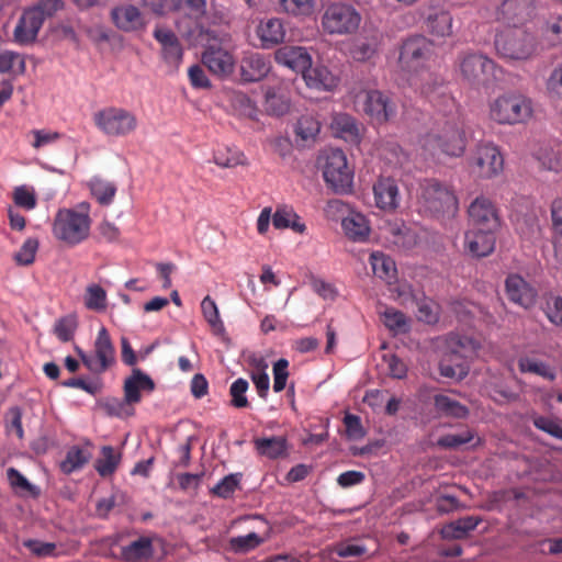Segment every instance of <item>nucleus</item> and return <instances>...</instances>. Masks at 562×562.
Masks as SVG:
<instances>
[{
    "label": "nucleus",
    "mask_w": 562,
    "mask_h": 562,
    "mask_svg": "<svg viewBox=\"0 0 562 562\" xmlns=\"http://www.w3.org/2000/svg\"><path fill=\"white\" fill-rule=\"evenodd\" d=\"M240 483V474H228L223 477L212 490L211 492L222 498L231 497Z\"/></svg>",
    "instance_id": "nucleus-59"
},
{
    "label": "nucleus",
    "mask_w": 562,
    "mask_h": 562,
    "mask_svg": "<svg viewBox=\"0 0 562 562\" xmlns=\"http://www.w3.org/2000/svg\"><path fill=\"white\" fill-rule=\"evenodd\" d=\"M63 8V0H40L24 9L13 31L14 42L19 45L34 43L45 20Z\"/></svg>",
    "instance_id": "nucleus-5"
},
{
    "label": "nucleus",
    "mask_w": 562,
    "mask_h": 562,
    "mask_svg": "<svg viewBox=\"0 0 562 562\" xmlns=\"http://www.w3.org/2000/svg\"><path fill=\"white\" fill-rule=\"evenodd\" d=\"M536 12V0H502L495 9L497 22L519 27L530 21Z\"/></svg>",
    "instance_id": "nucleus-16"
},
{
    "label": "nucleus",
    "mask_w": 562,
    "mask_h": 562,
    "mask_svg": "<svg viewBox=\"0 0 562 562\" xmlns=\"http://www.w3.org/2000/svg\"><path fill=\"white\" fill-rule=\"evenodd\" d=\"M154 37L161 46V57L171 71H177L183 59V48L173 31L157 26Z\"/></svg>",
    "instance_id": "nucleus-19"
},
{
    "label": "nucleus",
    "mask_w": 562,
    "mask_h": 562,
    "mask_svg": "<svg viewBox=\"0 0 562 562\" xmlns=\"http://www.w3.org/2000/svg\"><path fill=\"white\" fill-rule=\"evenodd\" d=\"M471 228L497 231L501 220L494 203L486 196L475 198L468 207Z\"/></svg>",
    "instance_id": "nucleus-17"
},
{
    "label": "nucleus",
    "mask_w": 562,
    "mask_h": 562,
    "mask_svg": "<svg viewBox=\"0 0 562 562\" xmlns=\"http://www.w3.org/2000/svg\"><path fill=\"white\" fill-rule=\"evenodd\" d=\"M323 177L326 184L335 192L348 193L351 191L353 172L349 168L347 157L341 149H331L326 155Z\"/></svg>",
    "instance_id": "nucleus-12"
},
{
    "label": "nucleus",
    "mask_w": 562,
    "mask_h": 562,
    "mask_svg": "<svg viewBox=\"0 0 562 562\" xmlns=\"http://www.w3.org/2000/svg\"><path fill=\"white\" fill-rule=\"evenodd\" d=\"M252 366L255 370L250 373L251 381L254 382L258 395L266 400L269 392L270 379L268 373L266 372L268 369V363L265 359H254Z\"/></svg>",
    "instance_id": "nucleus-44"
},
{
    "label": "nucleus",
    "mask_w": 562,
    "mask_h": 562,
    "mask_svg": "<svg viewBox=\"0 0 562 562\" xmlns=\"http://www.w3.org/2000/svg\"><path fill=\"white\" fill-rule=\"evenodd\" d=\"M331 127L344 138L356 140L358 138L359 128L356 120L348 114H338L334 117Z\"/></svg>",
    "instance_id": "nucleus-48"
},
{
    "label": "nucleus",
    "mask_w": 562,
    "mask_h": 562,
    "mask_svg": "<svg viewBox=\"0 0 562 562\" xmlns=\"http://www.w3.org/2000/svg\"><path fill=\"white\" fill-rule=\"evenodd\" d=\"M434 401L436 409L446 416L464 418L469 414L464 405L448 395L438 394Z\"/></svg>",
    "instance_id": "nucleus-41"
},
{
    "label": "nucleus",
    "mask_w": 562,
    "mask_h": 562,
    "mask_svg": "<svg viewBox=\"0 0 562 562\" xmlns=\"http://www.w3.org/2000/svg\"><path fill=\"white\" fill-rule=\"evenodd\" d=\"M532 116L533 102L520 92H506L490 103V117L501 125L526 124Z\"/></svg>",
    "instance_id": "nucleus-6"
},
{
    "label": "nucleus",
    "mask_w": 562,
    "mask_h": 562,
    "mask_svg": "<svg viewBox=\"0 0 562 562\" xmlns=\"http://www.w3.org/2000/svg\"><path fill=\"white\" fill-rule=\"evenodd\" d=\"M111 21L114 26L125 33L145 31L147 21L140 10L133 4H119L111 9Z\"/></svg>",
    "instance_id": "nucleus-18"
},
{
    "label": "nucleus",
    "mask_w": 562,
    "mask_h": 562,
    "mask_svg": "<svg viewBox=\"0 0 562 562\" xmlns=\"http://www.w3.org/2000/svg\"><path fill=\"white\" fill-rule=\"evenodd\" d=\"M271 67L268 56L256 52L246 53L239 63L240 80L243 82H258L268 76Z\"/></svg>",
    "instance_id": "nucleus-21"
},
{
    "label": "nucleus",
    "mask_w": 562,
    "mask_h": 562,
    "mask_svg": "<svg viewBox=\"0 0 562 562\" xmlns=\"http://www.w3.org/2000/svg\"><path fill=\"white\" fill-rule=\"evenodd\" d=\"M77 328V319L74 315H67L65 317L59 318L54 326V334L57 338L67 342L70 341L75 335Z\"/></svg>",
    "instance_id": "nucleus-56"
},
{
    "label": "nucleus",
    "mask_w": 562,
    "mask_h": 562,
    "mask_svg": "<svg viewBox=\"0 0 562 562\" xmlns=\"http://www.w3.org/2000/svg\"><path fill=\"white\" fill-rule=\"evenodd\" d=\"M321 124L313 116H302L296 124V135L303 140L314 139L319 133Z\"/></svg>",
    "instance_id": "nucleus-58"
},
{
    "label": "nucleus",
    "mask_w": 562,
    "mask_h": 562,
    "mask_svg": "<svg viewBox=\"0 0 562 562\" xmlns=\"http://www.w3.org/2000/svg\"><path fill=\"white\" fill-rule=\"evenodd\" d=\"M382 322L393 334L406 333L409 329L405 314L393 307H387L382 313Z\"/></svg>",
    "instance_id": "nucleus-46"
},
{
    "label": "nucleus",
    "mask_w": 562,
    "mask_h": 562,
    "mask_svg": "<svg viewBox=\"0 0 562 562\" xmlns=\"http://www.w3.org/2000/svg\"><path fill=\"white\" fill-rule=\"evenodd\" d=\"M249 383L244 378H238L229 386L231 405L235 408H246L249 406L246 393Z\"/></svg>",
    "instance_id": "nucleus-53"
},
{
    "label": "nucleus",
    "mask_w": 562,
    "mask_h": 562,
    "mask_svg": "<svg viewBox=\"0 0 562 562\" xmlns=\"http://www.w3.org/2000/svg\"><path fill=\"white\" fill-rule=\"evenodd\" d=\"M89 460V454L79 447H71L66 454L65 460L60 463L64 473L70 474L81 469Z\"/></svg>",
    "instance_id": "nucleus-52"
},
{
    "label": "nucleus",
    "mask_w": 562,
    "mask_h": 562,
    "mask_svg": "<svg viewBox=\"0 0 562 562\" xmlns=\"http://www.w3.org/2000/svg\"><path fill=\"white\" fill-rule=\"evenodd\" d=\"M89 188L91 194L101 205H109L113 202L116 193V187L113 182L94 177L90 180Z\"/></svg>",
    "instance_id": "nucleus-39"
},
{
    "label": "nucleus",
    "mask_w": 562,
    "mask_h": 562,
    "mask_svg": "<svg viewBox=\"0 0 562 562\" xmlns=\"http://www.w3.org/2000/svg\"><path fill=\"white\" fill-rule=\"evenodd\" d=\"M423 151L434 159L441 156L460 157L467 146L461 125L456 121H447L443 125L428 132L420 140Z\"/></svg>",
    "instance_id": "nucleus-4"
},
{
    "label": "nucleus",
    "mask_w": 562,
    "mask_h": 562,
    "mask_svg": "<svg viewBox=\"0 0 562 562\" xmlns=\"http://www.w3.org/2000/svg\"><path fill=\"white\" fill-rule=\"evenodd\" d=\"M541 36L548 45L562 44V15L550 16L541 26Z\"/></svg>",
    "instance_id": "nucleus-49"
},
{
    "label": "nucleus",
    "mask_w": 562,
    "mask_h": 562,
    "mask_svg": "<svg viewBox=\"0 0 562 562\" xmlns=\"http://www.w3.org/2000/svg\"><path fill=\"white\" fill-rule=\"evenodd\" d=\"M460 72L469 83L486 85L495 78V63L483 54L469 53L460 58Z\"/></svg>",
    "instance_id": "nucleus-14"
},
{
    "label": "nucleus",
    "mask_w": 562,
    "mask_h": 562,
    "mask_svg": "<svg viewBox=\"0 0 562 562\" xmlns=\"http://www.w3.org/2000/svg\"><path fill=\"white\" fill-rule=\"evenodd\" d=\"M38 249V240L36 238H27L14 255V260L20 266H30L35 260Z\"/></svg>",
    "instance_id": "nucleus-57"
},
{
    "label": "nucleus",
    "mask_w": 562,
    "mask_h": 562,
    "mask_svg": "<svg viewBox=\"0 0 562 562\" xmlns=\"http://www.w3.org/2000/svg\"><path fill=\"white\" fill-rule=\"evenodd\" d=\"M120 459V454L111 446H105L102 448V458L95 463V470L103 477L110 476L115 472Z\"/></svg>",
    "instance_id": "nucleus-51"
},
{
    "label": "nucleus",
    "mask_w": 562,
    "mask_h": 562,
    "mask_svg": "<svg viewBox=\"0 0 562 562\" xmlns=\"http://www.w3.org/2000/svg\"><path fill=\"white\" fill-rule=\"evenodd\" d=\"M106 291L99 284H89L85 293V306L88 310L102 312L106 308Z\"/></svg>",
    "instance_id": "nucleus-47"
},
{
    "label": "nucleus",
    "mask_w": 562,
    "mask_h": 562,
    "mask_svg": "<svg viewBox=\"0 0 562 562\" xmlns=\"http://www.w3.org/2000/svg\"><path fill=\"white\" fill-rule=\"evenodd\" d=\"M505 292L510 302L524 308L536 304L538 291L521 276L512 273L505 280Z\"/></svg>",
    "instance_id": "nucleus-20"
},
{
    "label": "nucleus",
    "mask_w": 562,
    "mask_h": 562,
    "mask_svg": "<svg viewBox=\"0 0 562 562\" xmlns=\"http://www.w3.org/2000/svg\"><path fill=\"white\" fill-rule=\"evenodd\" d=\"M93 123L98 130L110 137H124L136 131V115L120 106H106L93 114Z\"/></svg>",
    "instance_id": "nucleus-8"
},
{
    "label": "nucleus",
    "mask_w": 562,
    "mask_h": 562,
    "mask_svg": "<svg viewBox=\"0 0 562 562\" xmlns=\"http://www.w3.org/2000/svg\"><path fill=\"white\" fill-rule=\"evenodd\" d=\"M479 349L480 342L472 337L460 334H450L447 337L446 353L465 362L474 358Z\"/></svg>",
    "instance_id": "nucleus-27"
},
{
    "label": "nucleus",
    "mask_w": 562,
    "mask_h": 562,
    "mask_svg": "<svg viewBox=\"0 0 562 562\" xmlns=\"http://www.w3.org/2000/svg\"><path fill=\"white\" fill-rule=\"evenodd\" d=\"M201 310L204 319L210 325L213 334L223 335L225 333V326L220 317V312L214 300L210 295H206L201 302Z\"/></svg>",
    "instance_id": "nucleus-43"
},
{
    "label": "nucleus",
    "mask_w": 562,
    "mask_h": 562,
    "mask_svg": "<svg viewBox=\"0 0 562 562\" xmlns=\"http://www.w3.org/2000/svg\"><path fill=\"white\" fill-rule=\"evenodd\" d=\"M91 223L90 204L81 202L75 209H60L56 213L53 235L67 246L74 247L89 237Z\"/></svg>",
    "instance_id": "nucleus-3"
},
{
    "label": "nucleus",
    "mask_w": 562,
    "mask_h": 562,
    "mask_svg": "<svg viewBox=\"0 0 562 562\" xmlns=\"http://www.w3.org/2000/svg\"><path fill=\"white\" fill-rule=\"evenodd\" d=\"M25 71V59L20 53L13 50L0 52V74L22 75Z\"/></svg>",
    "instance_id": "nucleus-40"
},
{
    "label": "nucleus",
    "mask_w": 562,
    "mask_h": 562,
    "mask_svg": "<svg viewBox=\"0 0 562 562\" xmlns=\"http://www.w3.org/2000/svg\"><path fill=\"white\" fill-rule=\"evenodd\" d=\"M434 55V45L425 36L406 38L400 48L398 65L402 70L416 74L424 69Z\"/></svg>",
    "instance_id": "nucleus-11"
},
{
    "label": "nucleus",
    "mask_w": 562,
    "mask_h": 562,
    "mask_svg": "<svg viewBox=\"0 0 562 562\" xmlns=\"http://www.w3.org/2000/svg\"><path fill=\"white\" fill-rule=\"evenodd\" d=\"M474 438V432L465 429L459 434H447L437 440V446L445 449H457L462 445L470 442Z\"/></svg>",
    "instance_id": "nucleus-55"
},
{
    "label": "nucleus",
    "mask_w": 562,
    "mask_h": 562,
    "mask_svg": "<svg viewBox=\"0 0 562 562\" xmlns=\"http://www.w3.org/2000/svg\"><path fill=\"white\" fill-rule=\"evenodd\" d=\"M154 390L153 379L140 369H134L124 382V400L128 405L137 404L142 401L140 391L150 393Z\"/></svg>",
    "instance_id": "nucleus-26"
},
{
    "label": "nucleus",
    "mask_w": 562,
    "mask_h": 562,
    "mask_svg": "<svg viewBox=\"0 0 562 562\" xmlns=\"http://www.w3.org/2000/svg\"><path fill=\"white\" fill-rule=\"evenodd\" d=\"M257 35L261 41L262 48L268 49L283 42L285 30L280 19L272 18L259 23Z\"/></svg>",
    "instance_id": "nucleus-28"
},
{
    "label": "nucleus",
    "mask_w": 562,
    "mask_h": 562,
    "mask_svg": "<svg viewBox=\"0 0 562 562\" xmlns=\"http://www.w3.org/2000/svg\"><path fill=\"white\" fill-rule=\"evenodd\" d=\"M517 366L521 373L538 375L549 382H553L558 376L555 366L539 358L535 351L520 356Z\"/></svg>",
    "instance_id": "nucleus-25"
},
{
    "label": "nucleus",
    "mask_w": 562,
    "mask_h": 562,
    "mask_svg": "<svg viewBox=\"0 0 562 562\" xmlns=\"http://www.w3.org/2000/svg\"><path fill=\"white\" fill-rule=\"evenodd\" d=\"M4 424L9 434L15 432L19 439H23L22 409L19 406H13L8 409L4 416Z\"/></svg>",
    "instance_id": "nucleus-61"
},
{
    "label": "nucleus",
    "mask_w": 562,
    "mask_h": 562,
    "mask_svg": "<svg viewBox=\"0 0 562 562\" xmlns=\"http://www.w3.org/2000/svg\"><path fill=\"white\" fill-rule=\"evenodd\" d=\"M494 44L502 58L513 60L529 58L536 48L533 36L519 27L497 33Z\"/></svg>",
    "instance_id": "nucleus-9"
},
{
    "label": "nucleus",
    "mask_w": 562,
    "mask_h": 562,
    "mask_svg": "<svg viewBox=\"0 0 562 562\" xmlns=\"http://www.w3.org/2000/svg\"><path fill=\"white\" fill-rule=\"evenodd\" d=\"M82 363L94 373H102L115 361V351L108 330L102 327L94 342V356L86 355L80 348H76Z\"/></svg>",
    "instance_id": "nucleus-15"
},
{
    "label": "nucleus",
    "mask_w": 562,
    "mask_h": 562,
    "mask_svg": "<svg viewBox=\"0 0 562 562\" xmlns=\"http://www.w3.org/2000/svg\"><path fill=\"white\" fill-rule=\"evenodd\" d=\"M124 501V494L121 492H114L109 497L101 498L95 505V515L99 518L105 519L109 517L111 510L120 505Z\"/></svg>",
    "instance_id": "nucleus-63"
},
{
    "label": "nucleus",
    "mask_w": 562,
    "mask_h": 562,
    "mask_svg": "<svg viewBox=\"0 0 562 562\" xmlns=\"http://www.w3.org/2000/svg\"><path fill=\"white\" fill-rule=\"evenodd\" d=\"M153 553V542L148 537H140L122 549V555L127 562H139L150 558Z\"/></svg>",
    "instance_id": "nucleus-34"
},
{
    "label": "nucleus",
    "mask_w": 562,
    "mask_h": 562,
    "mask_svg": "<svg viewBox=\"0 0 562 562\" xmlns=\"http://www.w3.org/2000/svg\"><path fill=\"white\" fill-rule=\"evenodd\" d=\"M427 30L436 36H449L452 33V16L447 11H438L427 16Z\"/></svg>",
    "instance_id": "nucleus-38"
},
{
    "label": "nucleus",
    "mask_w": 562,
    "mask_h": 562,
    "mask_svg": "<svg viewBox=\"0 0 562 562\" xmlns=\"http://www.w3.org/2000/svg\"><path fill=\"white\" fill-rule=\"evenodd\" d=\"M341 226L346 236L355 241H363L370 233L368 221L360 213H350L344 217Z\"/></svg>",
    "instance_id": "nucleus-31"
},
{
    "label": "nucleus",
    "mask_w": 562,
    "mask_h": 562,
    "mask_svg": "<svg viewBox=\"0 0 562 562\" xmlns=\"http://www.w3.org/2000/svg\"><path fill=\"white\" fill-rule=\"evenodd\" d=\"M356 103L361 105L363 113L378 124L387 123L397 114V105L391 94L381 90H363L357 95Z\"/></svg>",
    "instance_id": "nucleus-10"
},
{
    "label": "nucleus",
    "mask_w": 562,
    "mask_h": 562,
    "mask_svg": "<svg viewBox=\"0 0 562 562\" xmlns=\"http://www.w3.org/2000/svg\"><path fill=\"white\" fill-rule=\"evenodd\" d=\"M373 194L376 207L392 212L398 207L401 195L396 181L389 177H381L373 184Z\"/></svg>",
    "instance_id": "nucleus-22"
},
{
    "label": "nucleus",
    "mask_w": 562,
    "mask_h": 562,
    "mask_svg": "<svg viewBox=\"0 0 562 562\" xmlns=\"http://www.w3.org/2000/svg\"><path fill=\"white\" fill-rule=\"evenodd\" d=\"M265 108L269 114L281 116L290 109L289 99L276 88H268L265 95Z\"/></svg>",
    "instance_id": "nucleus-42"
},
{
    "label": "nucleus",
    "mask_w": 562,
    "mask_h": 562,
    "mask_svg": "<svg viewBox=\"0 0 562 562\" xmlns=\"http://www.w3.org/2000/svg\"><path fill=\"white\" fill-rule=\"evenodd\" d=\"M532 424L537 429L562 441V420L558 418L536 415L532 417Z\"/></svg>",
    "instance_id": "nucleus-54"
},
{
    "label": "nucleus",
    "mask_w": 562,
    "mask_h": 562,
    "mask_svg": "<svg viewBox=\"0 0 562 562\" xmlns=\"http://www.w3.org/2000/svg\"><path fill=\"white\" fill-rule=\"evenodd\" d=\"M213 161L221 168L245 165V155L235 147L218 146L213 153Z\"/></svg>",
    "instance_id": "nucleus-37"
},
{
    "label": "nucleus",
    "mask_w": 562,
    "mask_h": 562,
    "mask_svg": "<svg viewBox=\"0 0 562 562\" xmlns=\"http://www.w3.org/2000/svg\"><path fill=\"white\" fill-rule=\"evenodd\" d=\"M198 37L204 46L203 65L220 78H228L233 75L236 60L227 47L231 43V35L215 27L200 25Z\"/></svg>",
    "instance_id": "nucleus-1"
},
{
    "label": "nucleus",
    "mask_w": 562,
    "mask_h": 562,
    "mask_svg": "<svg viewBox=\"0 0 562 562\" xmlns=\"http://www.w3.org/2000/svg\"><path fill=\"white\" fill-rule=\"evenodd\" d=\"M303 78L310 88L318 90L330 91L338 85V78L325 66H310Z\"/></svg>",
    "instance_id": "nucleus-29"
},
{
    "label": "nucleus",
    "mask_w": 562,
    "mask_h": 562,
    "mask_svg": "<svg viewBox=\"0 0 562 562\" xmlns=\"http://www.w3.org/2000/svg\"><path fill=\"white\" fill-rule=\"evenodd\" d=\"M495 232L471 228L465 233L464 247L474 257H486L495 248Z\"/></svg>",
    "instance_id": "nucleus-24"
},
{
    "label": "nucleus",
    "mask_w": 562,
    "mask_h": 562,
    "mask_svg": "<svg viewBox=\"0 0 562 562\" xmlns=\"http://www.w3.org/2000/svg\"><path fill=\"white\" fill-rule=\"evenodd\" d=\"M370 263L375 277L391 283L396 277V267L394 260L379 251L370 255Z\"/></svg>",
    "instance_id": "nucleus-35"
},
{
    "label": "nucleus",
    "mask_w": 562,
    "mask_h": 562,
    "mask_svg": "<svg viewBox=\"0 0 562 562\" xmlns=\"http://www.w3.org/2000/svg\"><path fill=\"white\" fill-rule=\"evenodd\" d=\"M470 166L479 178L492 179L503 171L504 158L493 143H480L470 158Z\"/></svg>",
    "instance_id": "nucleus-13"
},
{
    "label": "nucleus",
    "mask_w": 562,
    "mask_h": 562,
    "mask_svg": "<svg viewBox=\"0 0 562 562\" xmlns=\"http://www.w3.org/2000/svg\"><path fill=\"white\" fill-rule=\"evenodd\" d=\"M417 201L424 214L436 218H452L459 211V201L452 187L436 178L419 182Z\"/></svg>",
    "instance_id": "nucleus-2"
},
{
    "label": "nucleus",
    "mask_w": 562,
    "mask_h": 562,
    "mask_svg": "<svg viewBox=\"0 0 562 562\" xmlns=\"http://www.w3.org/2000/svg\"><path fill=\"white\" fill-rule=\"evenodd\" d=\"M480 521L481 519L475 516L459 518L446 525L441 530V535L446 539H463L479 526Z\"/></svg>",
    "instance_id": "nucleus-33"
},
{
    "label": "nucleus",
    "mask_w": 562,
    "mask_h": 562,
    "mask_svg": "<svg viewBox=\"0 0 562 562\" xmlns=\"http://www.w3.org/2000/svg\"><path fill=\"white\" fill-rule=\"evenodd\" d=\"M541 167L555 173L562 172V143L541 147L537 153Z\"/></svg>",
    "instance_id": "nucleus-32"
},
{
    "label": "nucleus",
    "mask_w": 562,
    "mask_h": 562,
    "mask_svg": "<svg viewBox=\"0 0 562 562\" xmlns=\"http://www.w3.org/2000/svg\"><path fill=\"white\" fill-rule=\"evenodd\" d=\"M543 312L551 324L562 326V297L559 295H549L546 299Z\"/></svg>",
    "instance_id": "nucleus-60"
},
{
    "label": "nucleus",
    "mask_w": 562,
    "mask_h": 562,
    "mask_svg": "<svg viewBox=\"0 0 562 562\" xmlns=\"http://www.w3.org/2000/svg\"><path fill=\"white\" fill-rule=\"evenodd\" d=\"M516 232L525 239L530 240L540 235V224L535 213L517 216L515 221Z\"/></svg>",
    "instance_id": "nucleus-45"
},
{
    "label": "nucleus",
    "mask_w": 562,
    "mask_h": 562,
    "mask_svg": "<svg viewBox=\"0 0 562 562\" xmlns=\"http://www.w3.org/2000/svg\"><path fill=\"white\" fill-rule=\"evenodd\" d=\"M254 445L258 454L269 459H278L286 454V439L281 436L256 438Z\"/></svg>",
    "instance_id": "nucleus-30"
},
{
    "label": "nucleus",
    "mask_w": 562,
    "mask_h": 562,
    "mask_svg": "<svg viewBox=\"0 0 562 562\" xmlns=\"http://www.w3.org/2000/svg\"><path fill=\"white\" fill-rule=\"evenodd\" d=\"M274 59L278 64L302 75L312 66L311 55L301 46H282L276 50Z\"/></svg>",
    "instance_id": "nucleus-23"
},
{
    "label": "nucleus",
    "mask_w": 562,
    "mask_h": 562,
    "mask_svg": "<svg viewBox=\"0 0 562 562\" xmlns=\"http://www.w3.org/2000/svg\"><path fill=\"white\" fill-rule=\"evenodd\" d=\"M8 479L13 488H19L22 495L37 498L41 495V488L27 481V479L16 469L9 468Z\"/></svg>",
    "instance_id": "nucleus-50"
},
{
    "label": "nucleus",
    "mask_w": 562,
    "mask_h": 562,
    "mask_svg": "<svg viewBox=\"0 0 562 562\" xmlns=\"http://www.w3.org/2000/svg\"><path fill=\"white\" fill-rule=\"evenodd\" d=\"M440 374L453 380H462L469 373L468 362L445 353L439 363Z\"/></svg>",
    "instance_id": "nucleus-36"
},
{
    "label": "nucleus",
    "mask_w": 562,
    "mask_h": 562,
    "mask_svg": "<svg viewBox=\"0 0 562 562\" xmlns=\"http://www.w3.org/2000/svg\"><path fill=\"white\" fill-rule=\"evenodd\" d=\"M280 7L292 15H308L314 9V0H280Z\"/></svg>",
    "instance_id": "nucleus-62"
},
{
    "label": "nucleus",
    "mask_w": 562,
    "mask_h": 562,
    "mask_svg": "<svg viewBox=\"0 0 562 562\" xmlns=\"http://www.w3.org/2000/svg\"><path fill=\"white\" fill-rule=\"evenodd\" d=\"M362 21L360 12L351 4L331 3L324 9L321 25L328 35H352Z\"/></svg>",
    "instance_id": "nucleus-7"
},
{
    "label": "nucleus",
    "mask_w": 562,
    "mask_h": 562,
    "mask_svg": "<svg viewBox=\"0 0 562 562\" xmlns=\"http://www.w3.org/2000/svg\"><path fill=\"white\" fill-rule=\"evenodd\" d=\"M13 201L15 205L27 211L33 210L37 202L34 190L29 189L25 186H21L14 189Z\"/></svg>",
    "instance_id": "nucleus-64"
}]
</instances>
